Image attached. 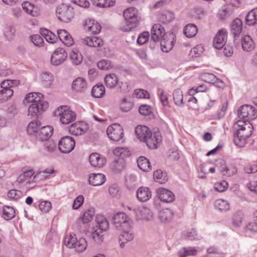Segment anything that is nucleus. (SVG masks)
<instances>
[{
    "label": "nucleus",
    "instance_id": "de8ad7c7",
    "mask_svg": "<svg viewBox=\"0 0 257 257\" xmlns=\"http://www.w3.org/2000/svg\"><path fill=\"white\" fill-rule=\"evenodd\" d=\"M175 103L179 106L183 105V95L182 90L180 89H176L173 94Z\"/></svg>",
    "mask_w": 257,
    "mask_h": 257
},
{
    "label": "nucleus",
    "instance_id": "69168bd1",
    "mask_svg": "<svg viewBox=\"0 0 257 257\" xmlns=\"http://www.w3.org/2000/svg\"><path fill=\"white\" fill-rule=\"evenodd\" d=\"M39 207L41 211L44 213H47L51 209L52 205L50 201H43L40 203Z\"/></svg>",
    "mask_w": 257,
    "mask_h": 257
},
{
    "label": "nucleus",
    "instance_id": "a19ab883",
    "mask_svg": "<svg viewBox=\"0 0 257 257\" xmlns=\"http://www.w3.org/2000/svg\"><path fill=\"white\" fill-rule=\"evenodd\" d=\"M197 31V27L193 24L187 25L184 29V34L186 37L188 38L194 37L196 35Z\"/></svg>",
    "mask_w": 257,
    "mask_h": 257
},
{
    "label": "nucleus",
    "instance_id": "bf43d9fd",
    "mask_svg": "<svg viewBox=\"0 0 257 257\" xmlns=\"http://www.w3.org/2000/svg\"><path fill=\"white\" fill-rule=\"evenodd\" d=\"M215 166L221 173L225 175L227 168L223 160L221 159L216 160L215 163Z\"/></svg>",
    "mask_w": 257,
    "mask_h": 257
},
{
    "label": "nucleus",
    "instance_id": "0e129e2a",
    "mask_svg": "<svg viewBox=\"0 0 257 257\" xmlns=\"http://www.w3.org/2000/svg\"><path fill=\"white\" fill-rule=\"evenodd\" d=\"M248 105H244L240 106L238 110V116L239 118H244L247 117V112L248 111Z\"/></svg>",
    "mask_w": 257,
    "mask_h": 257
},
{
    "label": "nucleus",
    "instance_id": "774afa93",
    "mask_svg": "<svg viewBox=\"0 0 257 257\" xmlns=\"http://www.w3.org/2000/svg\"><path fill=\"white\" fill-rule=\"evenodd\" d=\"M149 33L148 32H144L140 34L139 36L137 42L139 45H143L145 44L149 39Z\"/></svg>",
    "mask_w": 257,
    "mask_h": 257
},
{
    "label": "nucleus",
    "instance_id": "603ef678",
    "mask_svg": "<svg viewBox=\"0 0 257 257\" xmlns=\"http://www.w3.org/2000/svg\"><path fill=\"white\" fill-rule=\"evenodd\" d=\"M94 214V208L91 207L88 209L83 213V215L81 218V220L83 223H86L90 221Z\"/></svg>",
    "mask_w": 257,
    "mask_h": 257
},
{
    "label": "nucleus",
    "instance_id": "39448f33",
    "mask_svg": "<svg viewBox=\"0 0 257 257\" xmlns=\"http://www.w3.org/2000/svg\"><path fill=\"white\" fill-rule=\"evenodd\" d=\"M56 13L58 19L64 23L70 22L74 15L73 8L64 4L57 8Z\"/></svg>",
    "mask_w": 257,
    "mask_h": 257
},
{
    "label": "nucleus",
    "instance_id": "79ce46f5",
    "mask_svg": "<svg viewBox=\"0 0 257 257\" xmlns=\"http://www.w3.org/2000/svg\"><path fill=\"white\" fill-rule=\"evenodd\" d=\"M105 85L108 88H113L118 82L117 76L114 74L106 75L104 78Z\"/></svg>",
    "mask_w": 257,
    "mask_h": 257
},
{
    "label": "nucleus",
    "instance_id": "13d9d810",
    "mask_svg": "<svg viewBox=\"0 0 257 257\" xmlns=\"http://www.w3.org/2000/svg\"><path fill=\"white\" fill-rule=\"evenodd\" d=\"M200 77L202 80L209 83H213L216 80V77L214 74L209 73H202L200 75Z\"/></svg>",
    "mask_w": 257,
    "mask_h": 257
},
{
    "label": "nucleus",
    "instance_id": "e433bc0d",
    "mask_svg": "<svg viewBox=\"0 0 257 257\" xmlns=\"http://www.w3.org/2000/svg\"><path fill=\"white\" fill-rule=\"evenodd\" d=\"M139 168L143 171H149L151 170V164L148 159L144 157H140L137 160Z\"/></svg>",
    "mask_w": 257,
    "mask_h": 257
},
{
    "label": "nucleus",
    "instance_id": "6e6d98bb",
    "mask_svg": "<svg viewBox=\"0 0 257 257\" xmlns=\"http://www.w3.org/2000/svg\"><path fill=\"white\" fill-rule=\"evenodd\" d=\"M70 59L73 64L78 65L82 61V56L78 51H73L70 55Z\"/></svg>",
    "mask_w": 257,
    "mask_h": 257
},
{
    "label": "nucleus",
    "instance_id": "f704fd0d",
    "mask_svg": "<svg viewBox=\"0 0 257 257\" xmlns=\"http://www.w3.org/2000/svg\"><path fill=\"white\" fill-rule=\"evenodd\" d=\"M41 125V122L38 120H34L31 121L27 126V132L30 135L37 136L38 129Z\"/></svg>",
    "mask_w": 257,
    "mask_h": 257
},
{
    "label": "nucleus",
    "instance_id": "c756f323",
    "mask_svg": "<svg viewBox=\"0 0 257 257\" xmlns=\"http://www.w3.org/2000/svg\"><path fill=\"white\" fill-rule=\"evenodd\" d=\"M41 35L49 43H55L58 39V36L51 31L45 28H41L40 30Z\"/></svg>",
    "mask_w": 257,
    "mask_h": 257
},
{
    "label": "nucleus",
    "instance_id": "f257e3e1",
    "mask_svg": "<svg viewBox=\"0 0 257 257\" xmlns=\"http://www.w3.org/2000/svg\"><path fill=\"white\" fill-rule=\"evenodd\" d=\"M233 142L239 147H243L246 139L251 136L253 130L252 124L246 119H239L233 126Z\"/></svg>",
    "mask_w": 257,
    "mask_h": 257
},
{
    "label": "nucleus",
    "instance_id": "bb28decb",
    "mask_svg": "<svg viewBox=\"0 0 257 257\" xmlns=\"http://www.w3.org/2000/svg\"><path fill=\"white\" fill-rule=\"evenodd\" d=\"M137 197L140 201L146 202L151 198V192L147 187H141L137 191Z\"/></svg>",
    "mask_w": 257,
    "mask_h": 257
},
{
    "label": "nucleus",
    "instance_id": "7ed1b4c3",
    "mask_svg": "<svg viewBox=\"0 0 257 257\" xmlns=\"http://www.w3.org/2000/svg\"><path fill=\"white\" fill-rule=\"evenodd\" d=\"M64 244L69 248H73L78 252H82L86 248L87 244L85 238L81 237L78 239L75 234L71 233L64 239Z\"/></svg>",
    "mask_w": 257,
    "mask_h": 257
},
{
    "label": "nucleus",
    "instance_id": "7c9ffc66",
    "mask_svg": "<svg viewBox=\"0 0 257 257\" xmlns=\"http://www.w3.org/2000/svg\"><path fill=\"white\" fill-rule=\"evenodd\" d=\"M241 45L244 51L249 52L253 50L255 47V44L248 35L244 36L241 41Z\"/></svg>",
    "mask_w": 257,
    "mask_h": 257
},
{
    "label": "nucleus",
    "instance_id": "393cba45",
    "mask_svg": "<svg viewBox=\"0 0 257 257\" xmlns=\"http://www.w3.org/2000/svg\"><path fill=\"white\" fill-rule=\"evenodd\" d=\"M82 43L89 47H97L103 45L102 40L96 36H91L85 38L82 40Z\"/></svg>",
    "mask_w": 257,
    "mask_h": 257
},
{
    "label": "nucleus",
    "instance_id": "dca6fc26",
    "mask_svg": "<svg viewBox=\"0 0 257 257\" xmlns=\"http://www.w3.org/2000/svg\"><path fill=\"white\" fill-rule=\"evenodd\" d=\"M166 34L163 27L160 24H155L151 29V40L154 42L160 41Z\"/></svg>",
    "mask_w": 257,
    "mask_h": 257
},
{
    "label": "nucleus",
    "instance_id": "a211bd4d",
    "mask_svg": "<svg viewBox=\"0 0 257 257\" xmlns=\"http://www.w3.org/2000/svg\"><path fill=\"white\" fill-rule=\"evenodd\" d=\"M89 160L90 164L94 167H102L106 163L105 158L97 153L91 154Z\"/></svg>",
    "mask_w": 257,
    "mask_h": 257
},
{
    "label": "nucleus",
    "instance_id": "4d7b16f0",
    "mask_svg": "<svg viewBox=\"0 0 257 257\" xmlns=\"http://www.w3.org/2000/svg\"><path fill=\"white\" fill-rule=\"evenodd\" d=\"M14 93L12 89H2L0 90V102L7 101Z\"/></svg>",
    "mask_w": 257,
    "mask_h": 257
},
{
    "label": "nucleus",
    "instance_id": "b1692460",
    "mask_svg": "<svg viewBox=\"0 0 257 257\" xmlns=\"http://www.w3.org/2000/svg\"><path fill=\"white\" fill-rule=\"evenodd\" d=\"M105 181V176L101 173H93L89 175V183L94 186H100Z\"/></svg>",
    "mask_w": 257,
    "mask_h": 257
},
{
    "label": "nucleus",
    "instance_id": "680f3d73",
    "mask_svg": "<svg viewBox=\"0 0 257 257\" xmlns=\"http://www.w3.org/2000/svg\"><path fill=\"white\" fill-rule=\"evenodd\" d=\"M15 32V28L13 27L9 26L6 28L4 32L5 37L8 40H11L14 38Z\"/></svg>",
    "mask_w": 257,
    "mask_h": 257
},
{
    "label": "nucleus",
    "instance_id": "a878e982",
    "mask_svg": "<svg viewBox=\"0 0 257 257\" xmlns=\"http://www.w3.org/2000/svg\"><path fill=\"white\" fill-rule=\"evenodd\" d=\"M125 166V161L121 158L113 161L110 164V168L113 173L118 174L124 170Z\"/></svg>",
    "mask_w": 257,
    "mask_h": 257
},
{
    "label": "nucleus",
    "instance_id": "0eeeda50",
    "mask_svg": "<svg viewBox=\"0 0 257 257\" xmlns=\"http://www.w3.org/2000/svg\"><path fill=\"white\" fill-rule=\"evenodd\" d=\"M48 107V103L46 101L39 103H32L28 108V115L32 118H38L41 114Z\"/></svg>",
    "mask_w": 257,
    "mask_h": 257
},
{
    "label": "nucleus",
    "instance_id": "5fc2aeb1",
    "mask_svg": "<svg viewBox=\"0 0 257 257\" xmlns=\"http://www.w3.org/2000/svg\"><path fill=\"white\" fill-rule=\"evenodd\" d=\"M102 231L98 229H96L92 232V238L96 243L100 244L103 241L104 237Z\"/></svg>",
    "mask_w": 257,
    "mask_h": 257
},
{
    "label": "nucleus",
    "instance_id": "ddd939ff",
    "mask_svg": "<svg viewBox=\"0 0 257 257\" xmlns=\"http://www.w3.org/2000/svg\"><path fill=\"white\" fill-rule=\"evenodd\" d=\"M227 35V33L225 29L218 31L213 40V45L216 49L219 50L225 45Z\"/></svg>",
    "mask_w": 257,
    "mask_h": 257
},
{
    "label": "nucleus",
    "instance_id": "4be33fe9",
    "mask_svg": "<svg viewBox=\"0 0 257 257\" xmlns=\"http://www.w3.org/2000/svg\"><path fill=\"white\" fill-rule=\"evenodd\" d=\"M57 36L60 40L67 46H71L74 43L71 36L65 30H58Z\"/></svg>",
    "mask_w": 257,
    "mask_h": 257
},
{
    "label": "nucleus",
    "instance_id": "09e8293b",
    "mask_svg": "<svg viewBox=\"0 0 257 257\" xmlns=\"http://www.w3.org/2000/svg\"><path fill=\"white\" fill-rule=\"evenodd\" d=\"M92 3L99 8H108L113 6L114 0H91Z\"/></svg>",
    "mask_w": 257,
    "mask_h": 257
},
{
    "label": "nucleus",
    "instance_id": "37998d69",
    "mask_svg": "<svg viewBox=\"0 0 257 257\" xmlns=\"http://www.w3.org/2000/svg\"><path fill=\"white\" fill-rule=\"evenodd\" d=\"M154 178L156 182L160 183H165L168 180L167 173L161 170H157L154 172Z\"/></svg>",
    "mask_w": 257,
    "mask_h": 257
},
{
    "label": "nucleus",
    "instance_id": "a18cd8bd",
    "mask_svg": "<svg viewBox=\"0 0 257 257\" xmlns=\"http://www.w3.org/2000/svg\"><path fill=\"white\" fill-rule=\"evenodd\" d=\"M105 93V88L102 84L96 85L93 87L91 90V95L95 98L102 97Z\"/></svg>",
    "mask_w": 257,
    "mask_h": 257
},
{
    "label": "nucleus",
    "instance_id": "1a4fd4ad",
    "mask_svg": "<svg viewBox=\"0 0 257 257\" xmlns=\"http://www.w3.org/2000/svg\"><path fill=\"white\" fill-rule=\"evenodd\" d=\"M75 142L71 137L66 136L62 138L59 142L58 148L63 153H69L74 148Z\"/></svg>",
    "mask_w": 257,
    "mask_h": 257
},
{
    "label": "nucleus",
    "instance_id": "4c0bfd02",
    "mask_svg": "<svg viewBox=\"0 0 257 257\" xmlns=\"http://www.w3.org/2000/svg\"><path fill=\"white\" fill-rule=\"evenodd\" d=\"M174 213L171 209L165 208L162 209L159 213V216L161 221L166 222L170 221L173 217Z\"/></svg>",
    "mask_w": 257,
    "mask_h": 257
},
{
    "label": "nucleus",
    "instance_id": "f3484780",
    "mask_svg": "<svg viewBox=\"0 0 257 257\" xmlns=\"http://www.w3.org/2000/svg\"><path fill=\"white\" fill-rule=\"evenodd\" d=\"M230 31L233 38L239 37L242 31V22L239 18H235L230 25Z\"/></svg>",
    "mask_w": 257,
    "mask_h": 257
},
{
    "label": "nucleus",
    "instance_id": "58836bf2",
    "mask_svg": "<svg viewBox=\"0 0 257 257\" xmlns=\"http://www.w3.org/2000/svg\"><path fill=\"white\" fill-rule=\"evenodd\" d=\"M83 123L79 122L71 124L69 127V131L73 135L78 136L81 135L84 133L82 127Z\"/></svg>",
    "mask_w": 257,
    "mask_h": 257
},
{
    "label": "nucleus",
    "instance_id": "c9c22d12",
    "mask_svg": "<svg viewBox=\"0 0 257 257\" xmlns=\"http://www.w3.org/2000/svg\"><path fill=\"white\" fill-rule=\"evenodd\" d=\"M234 9L232 5L223 7L219 13L220 19L222 20H226L234 13Z\"/></svg>",
    "mask_w": 257,
    "mask_h": 257
},
{
    "label": "nucleus",
    "instance_id": "423d86ee",
    "mask_svg": "<svg viewBox=\"0 0 257 257\" xmlns=\"http://www.w3.org/2000/svg\"><path fill=\"white\" fill-rule=\"evenodd\" d=\"M112 220L114 227L117 230L122 229L133 225L132 220L123 212L115 214L112 218Z\"/></svg>",
    "mask_w": 257,
    "mask_h": 257
},
{
    "label": "nucleus",
    "instance_id": "6ab92c4d",
    "mask_svg": "<svg viewBox=\"0 0 257 257\" xmlns=\"http://www.w3.org/2000/svg\"><path fill=\"white\" fill-rule=\"evenodd\" d=\"M159 133L150 134L149 136L144 141L146 143L147 146L151 149L157 148V145L161 142V139L159 135Z\"/></svg>",
    "mask_w": 257,
    "mask_h": 257
},
{
    "label": "nucleus",
    "instance_id": "9b49d317",
    "mask_svg": "<svg viewBox=\"0 0 257 257\" xmlns=\"http://www.w3.org/2000/svg\"><path fill=\"white\" fill-rule=\"evenodd\" d=\"M67 57V54L64 49L57 48L51 56V62L53 65L58 66L65 60Z\"/></svg>",
    "mask_w": 257,
    "mask_h": 257
},
{
    "label": "nucleus",
    "instance_id": "5701e85b",
    "mask_svg": "<svg viewBox=\"0 0 257 257\" xmlns=\"http://www.w3.org/2000/svg\"><path fill=\"white\" fill-rule=\"evenodd\" d=\"M151 133L149 127L145 125H139L135 128V133L137 138L144 142Z\"/></svg>",
    "mask_w": 257,
    "mask_h": 257
},
{
    "label": "nucleus",
    "instance_id": "c85d7f7f",
    "mask_svg": "<svg viewBox=\"0 0 257 257\" xmlns=\"http://www.w3.org/2000/svg\"><path fill=\"white\" fill-rule=\"evenodd\" d=\"M22 6L27 14H29L33 17L38 16L40 14L39 9L29 2H25L23 3Z\"/></svg>",
    "mask_w": 257,
    "mask_h": 257
},
{
    "label": "nucleus",
    "instance_id": "8fccbe9b",
    "mask_svg": "<svg viewBox=\"0 0 257 257\" xmlns=\"http://www.w3.org/2000/svg\"><path fill=\"white\" fill-rule=\"evenodd\" d=\"M15 216V210L11 206H5L3 208V217L6 220H10Z\"/></svg>",
    "mask_w": 257,
    "mask_h": 257
},
{
    "label": "nucleus",
    "instance_id": "4468645a",
    "mask_svg": "<svg viewBox=\"0 0 257 257\" xmlns=\"http://www.w3.org/2000/svg\"><path fill=\"white\" fill-rule=\"evenodd\" d=\"M137 220H151L153 217L152 211L147 207H141L134 209Z\"/></svg>",
    "mask_w": 257,
    "mask_h": 257
},
{
    "label": "nucleus",
    "instance_id": "2f4dec72",
    "mask_svg": "<svg viewBox=\"0 0 257 257\" xmlns=\"http://www.w3.org/2000/svg\"><path fill=\"white\" fill-rule=\"evenodd\" d=\"M25 99L28 102L32 103H39L40 101H45L43 94L37 92H31L27 94Z\"/></svg>",
    "mask_w": 257,
    "mask_h": 257
},
{
    "label": "nucleus",
    "instance_id": "052dcab7",
    "mask_svg": "<svg viewBox=\"0 0 257 257\" xmlns=\"http://www.w3.org/2000/svg\"><path fill=\"white\" fill-rule=\"evenodd\" d=\"M136 178L134 175H130L125 177V185L128 189H131L136 185Z\"/></svg>",
    "mask_w": 257,
    "mask_h": 257
},
{
    "label": "nucleus",
    "instance_id": "f03ea898",
    "mask_svg": "<svg viewBox=\"0 0 257 257\" xmlns=\"http://www.w3.org/2000/svg\"><path fill=\"white\" fill-rule=\"evenodd\" d=\"M123 16L125 25L121 27L122 31L129 32L138 26L141 17L136 8L131 7L124 10Z\"/></svg>",
    "mask_w": 257,
    "mask_h": 257
},
{
    "label": "nucleus",
    "instance_id": "3c124183",
    "mask_svg": "<svg viewBox=\"0 0 257 257\" xmlns=\"http://www.w3.org/2000/svg\"><path fill=\"white\" fill-rule=\"evenodd\" d=\"M34 174V173L32 170L24 171L23 173L18 177L17 182L19 183H22L31 178Z\"/></svg>",
    "mask_w": 257,
    "mask_h": 257
},
{
    "label": "nucleus",
    "instance_id": "2eb2a0df",
    "mask_svg": "<svg viewBox=\"0 0 257 257\" xmlns=\"http://www.w3.org/2000/svg\"><path fill=\"white\" fill-rule=\"evenodd\" d=\"M157 192L158 197L162 202L171 203L174 201L175 199L173 193L165 188H158Z\"/></svg>",
    "mask_w": 257,
    "mask_h": 257
},
{
    "label": "nucleus",
    "instance_id": "aec40b11",
    "mask_svg": "<svg viewBox=\"0 0 257 257\" xmlns=\"http://www.w3.org/2000/svg\"><path fill=\"white\" fill-rule=\"evenodd\" d=\"M53 132V128L50 125H47L42 127L38 131L37 136L38 139L42 141H46L49 139Z\"/></svg>",
    "mask_w": 257,
    "mask_h": 257
},
{
    "label": "nucleus",
    "instance_id": "c03bdc74",
    "mask_svg": "<svg viewBox=\"0 0 257 257\" xmlns=\"http://www.w3.org/2000/svg\"><path fill=\"white\" fill-rule=\"evenodd\" d=\"M243 213L242 211H237L235 212L232 216V224L235 227H239L242 224V221L243 219Z\"/></svg>",
    "mask_w": 257,
    "mask_h": 257
},
{
    "label": "nucleus",
    "instance_id": "473e14b6",
    "mask_svg": "<svg viewBox=\"0 0 257 257\" xmlns=\"http://www.w3.org/2000/svg\"><path fill=\"white\" fill-rule=\"evenodd\" d=\"M95 220L98 225L97 226L99 230L105 231L109 228L108 221L103 215L100 214L97 215Z\"/></svg>",
    "mask_w": 257,
    "mask_h": 257
},
{
    "label": "nucleus",
    "instance_id": "e2e57ef3",
    "mask_svg": "<svg viewBox=\"0 0 257 257\" xmlns=\"http://www.w3.org/2000/svg\"><path fill=\"white\" fill-rule=\"evenodd\" d=\"M133 104L130 101H127L126 99L124 98L120 104V108L122 111L127 112L131 109Z\"/></svg>",
    "mask_w": 257,
    "mask_h": 257
},
{
    "label": "nucleus",
    "instance_id": "6e6552de",
    "mask_svg": "<svg viewBox=\"0 0 257 257\" xmlns=\"http://www.w3.org/2000/svg\"><path fill=\"white\" fill-rule=\"evenodd\" d=\"M108 137L114 141H118L123 136V128L119 124L114 123L109 125L107 128Z\"/></svg>",
    "mask_w": 257,
    "mask_h": 257
},
{
    "label": "nucleus",
    "instance_id": "cd10ccee",
    "mask_svg": "<svg viewBox=\"0 0 257 257\" xmlns=\"http://www.w3.org/2000/svg\"><path fill=\"white\" fill-rule=\"evenodd\" d=\"M87 87V83L84 78L78 77L74 80L72 84V88L77 92L84 91Z\"/></svg>",
    "mask_w": 257,
    "mask_h": 257
},
{
    "label": "nucleus",
    "instance_id": "49530a36",
    "mask_svg": "<svg viewBox=\"0 0 257 257\" xmlns=\"http://www.w3.org/2000/svg\"><path fill=\"white\" fill-rule=\"evenodd\" d=\"M197 253V250L194 247H183L178 251L180 257H186L189 255H195Z\"/></svg>",
    "mask_w": 257,
    "mask_h": 257
},
{
    "label": "nucleus",
    "instance_id": "864d4df0",
    "mask_svg": "<svg viewBox=\"0 0 257 257\" xmlns=\"http://www.w3.org/2000/svg\"><path fill=\"white\" fill-rule=\"evenodd\" d=\"M215 207L221 211H226L230 208L229 204L226 200L219 199L215 201Z\"/></svg>",
    "mask_w": 257,
    "mask_h": 257
},
{
    "label": "nucleus",
    "instance_id": "72a5a7b5",
    "mask_svg": "<svg viewBox=\"0 0 257 257\" xmlns=\"http://www.w3.org/2000/svg\"><path fill=\"white\" fill-rule=\"evenodd\" d=\"M246 24L248 26H256L257 28V9L250 11L245 17Z\"/></svg>",
    "mask_w": 257,
    "mask_h": 257
},
{
    "label": "nucleus",
    "instance_id": "f8f14e48",
    "mask_svg": "<svg viewBox=\"0 0 257 257\" xmlns=\"http://www.w3.org/2000/svg\"><path fill=\"white\" fill-rule=\"evenodd\" d=\"M175 35L173 33L166 34L161 40V47L163 52L167 53L171 50L174 45Z\"/></svg>",
    "mask_w": 257,
    "mask_h": 257
},
{
    "label": "nucleus",
    "instance_id": "338daca9",
    "mask_svg": "<svg viewBox=\"0 0 257 257\" xmlns=\"http://www.w3.org/2000/svg\"><path fill=\"white\" fill-rule=\"evenodd\" d=\"M22 191L16 189H12L8 193V197L9 198L17 200L22 196Z\"/></svg>",
    "mask_w": 257,
    "mask_h": 257
},
{
    "label": "nucleus",
    "instance_id": "ea45409f",
    "mask_svg": "<svg viewBox=\"0 0 257 257\" xmlns=\"http://www.w3.org/2000/svg\"><path fill=\"white\" fill-rule=\"evenodd\" d=\"M183 235L186 239L189 240H199L202 239V236L198 234L194 229L184 232Z\"/></svg>",
    "mask_w": 257,
    "mask_h": 257
},
{
    "label": "nucleus",
    "instance_id": "20e7f679",
    "mask_svg": "<svg viewBox=\"0 0 257 257\" xmlns=\"http://www.w3.org/2000/svg\"><path fill=\"white\" fill-rule=\"evenodd\" d=\"M55 116H60V121L63 124H67L75 120L76 113L70 110L67 106H61L54 112Z\"/></svg>",
    "mask_w": 257,
    "mask_h": 257
},
{
    "label": "nucleus",
    "instance_id": "9d476101",
    "mask_svg": "<svg viewBox=\"0 0 257 257\" xmlns=\"http://www.w3.org/2000/svg\"><path fill=\"white\" fill-rule=\"evenodd\" d=\"M133 225L120 230L122 231L119 238L121 248H123L125 243L132 241L134 239L135 233L133 230Z\"/></svg>",
    "mask_w": 257,
    "mask_h": 257
},
{
    "label": "nucleus",
    "instance_id": "412c9836",
    "mask_svg": "<svg viewBox=\"0 0 257 257\" xmlns=\"http://www.w3.org/2000/svg\"><path fill=\"white\" fill-rule=\"evenodd\" d=\"M84 27L86 30L91 32L93 34L99 33L101 28L99 23L95 22L94 20L89 19L85 20Z\"/></svg>",
    "mask_w": 257,
    "mask_h": 257
}]
</instances>
